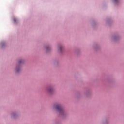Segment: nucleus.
Here are the masks:
<instances>
[{"instance_id": "1", "label": "nucleus", "mask_w": 124, "mask_h": 124, "mask_svg": "<svg viewBox=\"0 0 124 124\" xmlns=\"http://www.w3.org/2000/svg\"><path fill=\"white\" fill-rule=\"evenodd\" d=\"M54 108H55L56 110L58 111V112H59L61 115H63V114H64V110H63V109L62 108L61 105H55L54 106Z\"/></svg>"}, {"instance_id": "2", "label": "nucleus", "mask_w": 124, "mask_h": 124, "mask_svg": "<svg viewBox=\"0 0 124 124\" xmlns=\"http://www.w3.org/2000/svg\"><path fill=\"white\" fill-rule=\"evenodd\" d=\"M53 91H54V89H53V88L52 87H48L47 89V91L49 93H53Z\"/></svg>"}, {"instance_id": "3", "label": "nucleus", "mask_w": 124, "mask_h": 124, "mask_svg": "<svg viewBox=\"0 0 124 124\" xmlns=\"http://www.w3.org/2000/svg\"><path fill=\"white\" fill-rule=\"evenodd\" d=\"M59 50L60 52H62V46H59Z\"/></svg>"}, {"instance_id": "4", "label": "nucleus", "mask_w": 124, "mask_h": 124, "mask_svg": "<svg viewBox=\"0 0 124 124\" xmlns=\"http://www.w3.org/2000/svg\"><path fill=\"white\" fill-rule=\"evenodd\" d=\"M19 70H20V68L17 67L16 69V72H18L19 71Z\"/></svg>"}, {"instance_id": "5", "label": "nucleus", "mask_w": 124, "mask_h": 124, "mask_svg": "<svg viewBox=\"0 0 124 124\" xmlns=\"http://www.w3.org/2000/svg\"><path fill=\"white\" fill-rule=\"evenodd\" d=\"M14 22L16 23V22H17V19L16 18L14 19Z\"/></svg>"}, {"instance_id": "6", "label": "nucleus", "mask_w": 124, "mask_h": 124, "mask_svg": "<svg viewBox=\"0 0 124 124\" xmlns=\"http://www.w3.org/2000/svg\"><path fill=\"white\" fill-rule=\"evenodd\" d=\"M18 62L19 63H21L22 62V60H19Z\"/></svg>"}, {"instance_id": "7", "label": "nucleus", "mask_w": 124, "mask_h": 124, "mask_svg": "<svg viewBox=\"0 0 124 124\" xmlns=\"http://www.w3.org/2000/svg\"><path fill=\"white\" fill-rule=\"evenodd\" d=\"M15 114H13V117H15Z\"/></svg>"}, {"instance_id": "8", "label": "nucleus", "mask_w": 124, "mask_h": 124, "mask_svg": "<svg viewBox=\"0 0 124 124\" xmlns=\"http://www.w3.org/2000/svg\"><path fill=\"white\" fill-rule=\"evenodd\" d=\"M114 0V1L116 2V1H117V0Z\"/></svg>"}, {"instance_id": "9", "label": "nucleus", "mask_w": 124, "mask_h": 124, "mask_svg": "<svg viewBox=\"0 0 124 124\" xmlns=\"http://www.w3.org/2000/svg\"><path fill=\"white\" fill-rule=\"evenodd\" d=\"M46 50H48V48H46Z\"/></svg>"}]
</instances>
